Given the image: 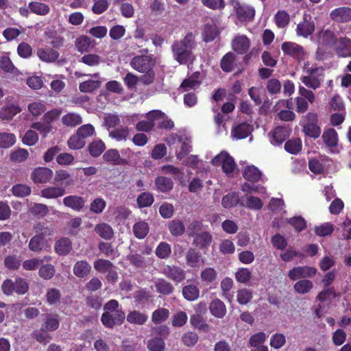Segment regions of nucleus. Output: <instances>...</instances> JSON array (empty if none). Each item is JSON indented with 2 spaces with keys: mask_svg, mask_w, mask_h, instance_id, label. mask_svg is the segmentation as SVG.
<instances>
[{
  "mask_svg": "<svg viewBox=\"0 0 351 351\" xmlns=\"http://www.w3.org/2000/svg\"><path fill=\"white\" fill-rule=\"evenodd\" d=\"M155 63L154 59L151 56L137 55L132 58L130 66L136 71L144 73L139 78L143 84L150 85L154 83L156 78L154 70Z\"/></svg>",
  "mask_w": 351,
  "mask_h": 351,
  "instance_id": "obj_1",
  "label": "nucleus"
},
{
  "mask_svg": "<svg viewBox=\"0 0 351 351\" xmlns=\"http://www.w3.org/2000/svg\"><path fill=\"white\" fill-rule=\"evenodd\" d=\"M104 311L101 316V322L106 328L112 329L116 326L123 324L125 313L120 308L117 300L112 299L108 301L104 306Z\"/></svg>",
  "mask_w": 351,
  "mask_h": 351,
  "instance_id": "obj_2",
  "label": "nucleus"
},
{
  "mask_svg": "<svg viewBox=\"0 0 351 351\" xmlns=\"http://www.w3.org/2000/svg\"><path fill=\"white\" fill-rule=\"evenodd\" d=\"M194 43L193 33L189 32L182 40L176 41L172 45L173 56L180 64H186L190 60Z\"/></svg>",
  "mask_w": 351,
  "mask_h": 351,
  "instance_id": "obj_3",
  "label": "nucleus"
},
{
  "mask_svg": "<svg viewBox=\"0 0 351 351\" xmlns=\"http://www.w3.org/2000/svg\"><path fill=\"white\" fill-rule=\"evenodd\" d=\"M1 289L6 295H10L14 293L24 295L29 290V284L25 279L21 277L16 278L14 281L11 279H6L2 284Z\"/></svg>",
  "mask_w": 351,
  "mask_h": 351,
  "instance_id": "obj_4",
  "label": "nucleus"
},
{
  "mask_svg": "<svg viewBox=\"0 0 351 351\" xmlns=\"http://www.w3.org/2000/svg\"><path fill=\"white\" fill-rule=\"evenodd\" d=\"M230 4L233 7L237 19L241 23H249L254 19L256 10L254 7L241 3L238 0H230Z\"/></svg>",
  "mask_w": 351,
  "mask_h": 351,
  "instance_id": "obj_5",
  "label": "nucleus"
},
{
  "mask_svg": "<svg viewBox=\"0 0 351 351\" xmlns=\"http://www.w3.org/2000/svg\"><path fill=\"white\" fill-rule=\"evenodd\" d=\"M165 117V113L160 110H151L145 115L147 120H142L136 123V129L139 132H149L155 127V121Z\"/></svg>",
  "mask_w": 351,
  "mask_h": 351,
  "instance_id": "obj_6",
  "label": "nucleus"
},
{
  "mask_svg": "<svg viewBox=\"0 0 351 351\" xmlns=\"http://www.w3.org/2000/svg\"><path fill=\"white\" fill-rule=\"evenodd\" d=\"M215 166H221L222 170L226 174L233 173L236 167L234 158L227 152H221L212 160Z\"/></svg>",
  "mask_w": 351,
  "mask_h": 351,
  "instance_id": "obj_7",
  "label": "nucleus"
},
{
  "mask_svg": "<svg viewBox=\"0 0 351 351\" xmlns=\"http://www.w3.org/2000/svg\"><path fill=\"white\" fill-rule=\"evenodd\" d=\"M281 49L285 56L293 58V59L301 61L304 58V47L296 43L286 41L282 43Z\"/></svg>",
  "mask_w": 351,
  "mask_h": 351,
  "instance_id": "obj_8",
  "label": "nucleus"
},
{
  "mask_svg": "<svg viewBox=\"0 0 351 351\" xmlns=\"http://www.w3.org/2000/svg\"><path fill=\"white\" fill-rule=\"evenodd\" d=\"M317 271V269L313 267L298 266L289 271L288 277L290 280L295 281L300 278H312L316 274Z\"/></svg>",
  "mask_w": 351,
  "mask_h": 351,
  "instance_id": "obj_9",
  "label": "nucleus"
},
{
  "mask_svg": "<svg viewBox=\"0 0 351 351\" xmlns=\"http://www.w3.org/2000/svg\"><path fill=\"white\" fill-rule=\"evenodd\" d=\"M162 274L176 283H180L186 278L185 271L180 267L174 265H165L162 269Z\"/></svg>",
  "mask_w": 351,
  "mask_h": 351,
  "instance_id": "obj_10",
  "label": "nucleus"
},
{
  "mask_svg": "<svg viewBox=\"0 0 351 351\" xmlns=\"http://www.w3.org/2000/svg\"><path fill=\"white\" fill-rule=\"evenodd\" d=\"M53 171L47 167H39L33 170L31 179L35 184H45L51 180Z\"/></svg>",
  "mask_w": 351,
  "mask_h": 351,
  "instance_id": "obj_11",
  "label": "nucleus"
},
{
  "mask_svg": "<svg viewBox=\"0 0 351 351\" xmlns=\"http://www.w3.org/2000/svg\"><path fill=\"white\" fill-rule=\"evenodd\" d=\"M332 21L338 23H346L351 21V8L339 7L330 12Z\"/></svg>",
  "mask_w": 351,
  "mask_h": 351,
  "instance_id": "obj_12",
  "label": "nucleus"
},
{
  "mask_svg": "<svg viewBox=\"0 0 351 351\" xmlns=\"http://www.w3.org/2000/svg\"><path fill=\"white\" fill-rule=\"evenodd\" d=\"M250 46V40L245 35L235 36L232 40V48L238 54H245Z\"/></svg>",
  "mask_w": 351,
  "mask_h": 351,
  "instance_id": "obj_13",
  "label": "nucleus"
},
{
  "mask_svg": "<svg viewBox=\"0 0 351 351\" xmlns=\"http://www.w3.org/2000/svg\"><path fill=\"white\" fill-rule=\"evenodd\" d=\"M213 241V235L208 231H202L193 237V244L199 250H207Z\"/></svg>",
  "mask_w": 351,
  "mask_h": 351,
  "instance_id": "obj_14",
  "label": "nucleus"
},
{
  "mask_svg": "<svg viewBox=\"0 0 351 351\" xmlns=\"http://www.w3.org/2000/svg\"><path fill=\"white\" fill-rule=\"evenodd\" d=\"M186 263L189 267L197 268L204 263L201 252L196 248L190 247L185 255Z\"/></svg>",
  "mask_w": 351,
  "mask_h": 351,
  "instance_id": "obj_15",
  "label": "nucleus"
},
{
  "mask_svg": "<svg viewBox=\"0 0 351 351\" xmlns=\"http://www.w3.org/2000/svg\"><path fill=\"white\" fill-rule=\"evenodd\" d=\"M62 202L65 206L73 210L80 212L84 208L86 202L84 198L81 196L71 195L65 197Z\"/></svg>",
  "mask_w": 351,
  "mask_h": 351,
  "instance_id": "obj_16",
  "label": "nucleus"
},
{
  "mask_svg": "<svg viewBox=\"0 0 351 351\" xmlns=\"http://www.w3.org/2000/svg\"><path fill=\"white\" fill-rule=\"evenodd\" d=\"M335 52L339 57L351 56V39L347 37H340L335 45Z\"/></svg>",
  "mask_w": 351,
  "mask_h": 351,
  "instance_id": "obj_17",
  "label": "nucleus"
},
{
  "mask_svg": "<svg viewBox=\"0 0 351 351\" xmlns=\"http://www.w3.org/2000/svg\"><path fill=\"white\" fill-rule=\"evenodd\" d=\"M37 56L43 62H54L58 59L60 53L54 49L40 48L37 50Z\"/></svg>",
  "mask_w": 351,
  "mask_h": 351,
  "instance_id": "obj_18",
  "label": "nucleus"
},
{
  "mask_svg": "<svg viewBox=\"0 0 351 351\" xmlns=\"http://www.w3.org/2000/svg\"><path fill=\"white\" fill-rule=\"evenodd\" d=\"M253 126L247 123H241L235 126L232 130V135L237 139L247 138L252 132Z\"/></svg>",
  "mask_w": 351,
  "mask_h": 351,
  "instance_id": "obj_19",
  "label": "nucleus"
},
{
  "mask_svg": "<svg viewBox=\"0 0 351 351\" xmlns=\"http://www.w3.org/2000/svg\"><path fill=\"white\" fill-rule=\"evenodd\" d=\"M261 176V171L254 165L246 166L243 171V177L252 184L258 182Z\"/></svg>",
  "mask_w": 351,
  "mask_h": 351,
  "instance_id": "obj_20",
  "label": "nucleus"
},
{
  "mask_svg": "<svg viewBox=\"0 0 351 351\" xmlns=\"http://www.w3.org/2000/svg\"><path fill=\"white\" fill-rule=\"evenodd\" d=\"M47 243L48 241L47 239H44L36 233V234L30 239L28 247L30 251L39 253L47 247Z\"/></svg>",
  "mask_w": 351,
  "mask_h": 351,
  "instance_id": "obj_21",
  "label": "nucleus"
},
{
  "mask_svg": "<svg viewBox=\"0 0 351 351\" xmlns=\"http://www.w3.org/2000/svg\"><path fill=\"white\" fill-rule=\"evenodd\" d=\"M65 193V188L62 186H48L40 191V195L47 199H56Z\"/></svg>",
  "mask_w": 351,
  "mask_h": 351,
  "instance_id": "obj_22",
  "label": "nucleus"
},
{
  "mask_svg": "<svg viewBox=\"0 0 351 351\" xmlns=\"http://www.w3.org/2000/svg\"><path fill=\"white\" fill-rule=\"evenodd\" d=\"M156 291L164 295H169L175 290L174 286L170 282L164 278H158L154 282Z\"/></svg>",
  "mask_w": 351,
  "mask_h": 351,
  "instance_id": "obj_23",
  "label": "nucleus"
},
{
  "mask_svg": "<svg viewBox=\"0 0 351 351\" xmlns=\"http://www.w3.org/2000/svg\"><path fill=\"white\" fill-rule=\"evenodd\" d=\"M209 309L211 314L217 318H223L227 312L225 304L218 298L210 303Z\"/></svg>",
  "mask_w": 351,
  "mask_h": 351,
  "instance_id": "obj_24",
  "label": "nucleus"
},
{
  "mask_svg": "<svg viewBox=\"0 0 351 351\" xmlns=\"http://www.w3.org/2000/svg\"><path fill=\"white\" fill-rule=\"evenodd\" d=\"M315 31V24L304 18L303 21L300 22L296 27L297 35L307 38Z\"/></svg>",
  "mask_w": 351,
  "mask_h": 351,
  "instance_id": "obj_25",
  "label": "nucleus"
},
{
  "mask_svg": "<svg viewBox=\"0 0 351 351\" xmlns=\"http://www.w3.org/2000/svg\"><path fill=\"white\" fill-rule=\"evenodd\" d=\"M219 34L218 27L215 23H206L202 31L203 40L206 43L213 41Z\"/></svg>",
  "mask_w": 351,
  "mask_h": 351,
  "instance_id": "obj_26",
  "label": "nucleus"
},
{
  "mask_svg": "<svg viewBox=\"0 0 351 351\" xmlns=\"http://www.w3.org/2000/svg\"><path fill=\"white\" fill-rule=\"evenodd\" d=\"M34 231L40 237L46 239L47 237L53 236L54 234V228L52 224L40 221L34 226Z\"/></svg>",
  "mask_w": 351,
  "mask_h": 351,
  "instance_id": "obj_27",
  "label": "nucleus"
},
{
  "mask_svg": "<svg viewBox=\"0 0 351 351\" xmlns=\"http://www.w3.org/2000/svg\"><path fill=\"white\" fill-rule=\"evenodd\" d=\"M73 274L78 278L86 277L91 271V265L86 261H78L73 266Z\"/></svg>",
  "mask_w": 351,
  "mask_h": 351,
  "instance_id": "obj_28",
  "label": "nucleus"
},
{
  "mask_svg": "<svg viewBox=\"0 0 351 351\" xmlns=\"http://www.w3.org/2000/svg\"><path fill=\"white\" fill-rule=\"evenodd\" d=\"M95 43L94 40H91L87 36L82 35L76 38L75 46L79 52L84 53L88 51L90 48L95 45Z\"/></svg>",
  "mask_w": 351,
  "mask_h": 351,
  "instance_id": "obj_29",
  "label": "nucleus"
},
{
  "mask_svg": "<svg viewBox=\"0 0 351 351\" xmlns=\"http://www.w3.org/2000/svg\"><path fill=\"white\" fill-rule=\"evenodd\" d=\"M103 159L107 162H110L113 165H124L126 163V160L120 157L119 152L116 149H110L107 150L103 155Z\"/></svg>",
  "mask_w": 351,
  "mask_h": 351,
  "instance_id": "obj_30",
  "label": "nucleus"
},
{
  "mask_svg": "<svg viewBox=\"0 0 351 351\" xmlns=\"http://www.w3.org/2000/svg\"><path fill=\"white\" fill-rule=\"evenodd\" d=\"M72 249V244L68 238H62L54 245L55 252L60 256L67 255Z\"/></svg>",
  "mask_w": 351,
  "mask_h": 351,
  "instance_id": "obj_31",
  "label": "nucleus"
},
{
  "mask_svg": "<svg viewBox=\"0 0 351 351\" xmlns=\"http://www.w3.org/2000/svg\"><path fill=\"white\" fill-rule=\"evenodd\" d=\"M154 182L157 190L162 193H168L173 188L172 180L165 176H158Z\"/></svg>",
  "mask_w": 351,
  "mask_h": 351,
  "instance_id": "obj_32",
  "label": "nucleus"
},
{
  "mask_svg": "<svg viewBox=\"0 0 351 351\" xmlns=\"http://www.w3.org/2000/svg\"><path fill=\"white\" fill-rule=\"evenodd\" d=\"M94 230L100 237L105 240H110L114 237L113 229L106 223H100L97 224Z\"/></svg>",
  "mask_w": 351,
  "mask_h": 351,
  "instance_id": "obj_33",
  "label": "nucleus"
},
{
  "mask_svg": "<svg viewBox=\"0 0 351 351\" xmlns=\"http://www.w3.org/2000/svg\"><path fill=\"white\" fill-rule=\"evenodd\" d=\"M126 319L127 321L130 324L143 325L147 322L148 316L144 313L134 310L128 314Z\"/></svg>",
  "mask_w": 351,
  "mask_h": 351,
  "instance_id": "obj_34",
  "label": "nucleus"
},
{
  "mask_svg": "<svg viewBox=\"0 0 351 351\" xmlns=\"http://www.w3.org/2000/svg\"><path fill=\"white\" fill-rule=\"evenodd\" d=\"M322 139L327 147H334L338 143L337 132L333 128L327 129L323 132Z\"/></svg>",
  "mask_w": 351,
  "mask_h": 351,
  "instance_id": "obj_35",
  "label": "nucleus"
},
{
  "mask_svg": "<svg viewBox=\"0 0 351 351\" xmlns=\"http://www.w3.org/2000/svg\"><path fill=\"white\" fill-rule=\"evenodd\" d=\"M21 109L18 105L10 104L3 107L0 110V118L3 120H11Z\"/></svg>",
  "mask_w": 351,
  "mask_h": 351,
  "instance_id": "obj_36",
  "label": "nucleus"
},
{
  "mask_svg": "<svg viewBox=\"0 0 351 351\" xmlns=\"http://www.w3.org/2000/svg\"><path fill=\"white\" fill-rule=\"evenodd\" d=\"M182 295L188 301H195L199 296V289L194 285H188L182 287Z\"/></svg>",
  "mask_w": 351,
  "mask_h": 351,
  "instance_id": "obj_37",
  "label": "nucleus"
},
{
  "mask_svg": "<svg viewBox=\"0 0 351 351\" xmlns=\"http://www.w3.org/2000/svg\"><path fill=\"white\" fill-rule=\"evenodd\" d=\"M290 135V130L282 126L276 127L273 132V141L280 145L285 141Z\"/></svg>",
  "mask_w": 351,
  "mask_h": 351,
  "instance_id": "obj_38",
  "label": "nucleus"
},
{
  "mask_svg": "<svg viewBox=\"0 0 351 351\" xmlns=\"http://www.w3.org/2000/svg\"><path fill=\"white\" fill-rule=\"evenodd\" d=\"M236 60V56L232 52H228L221 58L220 66L226 73H230L233 70V64Z\"/></svg>",
  "mask_w": 351,
  "mask_h": 351,
  "instance_id": "obj_39",
  "label": "nucleus"
},
{
  "mask_svg": "<svg viewBox=\"0 0 351 351\" xmlns=\"http://www.w3.org/2000/svg\"><path fill=\"white\" fill-rule=\"evenodd\" d=\"M43 329L49 332L56 330L60 326V320L58 315H47L43 324Z\"/></svg>",
  "mask_w": 351,
  "mask_h": 351,
  "instance_id": "obj_40",
  "label": "nucleus"
},
{
  "mask_svg": "<svg viewBox=\"0 0 351 351\" xmlns=\"http://www.w3.org/2000/svg\"><path fill=\"white\" fill-rule=\"evenodd\" d=\"M82 122V119L79 114L69 112L62 117V123L67 127H75Z\"/></svg>",
  "mask_w": 351,
  "mask_h": 351,
  "instance_id": "obj_41",
  "label": "nucleus"
},
{
  "mask_svg": "<svg viewBox=\"0 0 351 351\" xmlns=\"http://www.w3.org/2000/svg\"><path fill=\"white\" fill-rule=\"evenodd\" d=\"M191 324L195 328H197L204 332H208L210 326L206 322V319L204 315L193 314L190 317Z\"/></svg>",
  "mask_w": 351,
  "mask_h": 351,
  "instance_id": "obj_42",
  "label": "nucleus"
},
{
  "mask_svg": "<svg viewBox=\"0 0 351 351\" xmlns=\"http://www.w3.org/2000/svg\"><path fill=\"white\" fill-rule=\"evenodd\" d=\"M302 147V143L300 138H291L285 143V149L289 154L296 155L299 154Z\"/></svg>",
  "mask_w": 351,
  "mask_h": 351,
  "instance_id": "obj_43",
  "label": "nucleus"
},
{
  "mask_svg": "<svg viewBox=\"0 0 351 351\" xmlns=\"http://www.w3.org/2000/svg\"><path fill=\"white\" fill-rule=\"evenodd\" d=\"M28 8L32 13L41 16L47 15L50 11V8L47 4L38 1L30 2Z\"/></svg>",
  "mask_w": 351,
  "mask_h": 351,
  "instance_id": "obj_44",
  "label": "nucleus"
},
{
  "mask_svg": "<svg viewBox=\"0 0 351 351\" xmlns=\"http://www.w3.org/2000/svg\"><path fill=\"white\" fill-rule=\"evenodd\" d=\"M313 288V283L308 279H301L293 285L294 291L300 294H305L310 292Z\"/></svg>",
  "mask_w": 351,
  "mask_h": 351,
  "instance_id": "obj_45",
  "label": "nucleus"
},
{
  "mask_svg": "<svg viewBox=\"0 0 351 351\" xmlns=\"http://www.w3.org/2000/svg\"><path fill=\"white\" fill-rule=\"evenodd\" d=\"M168 228L171 235L174 237L181 236L185 231L184 223L180 219H173L168 224Z\"/></svg>",
  "mask_w": 351,
  "mask_h": 351,
  "instance_id": "obj_46",
  "label": "nucleus"
},
{
  "mask_svg": "<svg viewBox=\"0 0 351 351\" xmlns=\"http://www.w3.org/2000/svg\"><path fill=\"white\" fill-rule=\"evenodd\" d=\"M133 233L134 236L139 239H144L149 231L148 223L145 221H138L133 226Z\"/></svg>",
  "mask_w": 351,
  "mask_h": 351,
  "instance_id": "obj_47",
  "label": "nucleus"
},
{
  "mask_svg": "<svg viewBox=\"0 0 351 351\" xmlns=\"http://www.w3.org/2000/svg\"><path fill=\"white\" fill-rule=\"evenodd\" d=\"M88 152L91 156L98 157L106 149L105 143L100 139L92 141L88 145Z\"/></svg>",
  "mask_w": 351,
  "mask_h": 351,
  "instance_id": "obj_48",
  "label": "nucleus"
},
{
  "mask_svg": "<svg viewBox=\"0 0 351 351\" xmlns=\"http://www.w3.org/2000/svg\"><path fill=\"white\" fill-rule=\"evenodd\" d=\"M101 85V82L99 80H88L81 82L79 85V89L82 93H93L98 89Z\"/></svg>",
  "mask_w": 351,
  "mask_h": 351,
  "instance_id": "obj_49",
  "label": "nucleus"
},
{
  "mask_svg": "<svg viewBox=\"0 0 351 351\" xmlns=\"http://www.w3.org/2000/svg\"><path fill=\"white\" fill-rule=\"evenodd\" d=\"M302 126V132L305 135L313 138H317L321 134V128L319 124H301Z\"/></svg>",
  "mask_w": 351,
  "mask_h": 351,
  "instance_id": "obj_50",
  "label": "nucleus"
},
{
  "mask_svg": "<svg viewBox=\"0 0 351 351\" xmlns=\"http://www.w3.org/2000/svg\"><path fill=\"white\" fill-rule=\"evenodd\" d=\"M94 269L100 274L106 273L110 268L114 267L113 263L107 259L99 258L93 263Z\"/></svg>",
  "mask_w": 351,
  "mask_h": 351,
  "instance_id": "obj_51",
  "label": "nucleus"
},
{
  "mask_svg": "<svg viewBox=\"0 0 351 351\" xmlns=\"http://www.w3.org/2000/svg\"><path fill=\"white\" fill-rule=\"evenodd\" d=\"M54 180L58 183L62 184L64 182L66 186L73 184V180L70 173L64 169H60L56 171Z\"/></svg>",
  "mask_w": 351,
  "mask_h": 351,
  "instance_id": "obj_52",
  "label": "nucleus"
},
{
  "mask_svg": "<svg viewBox=\"0 0 351 351\" xmlns=\"http://www.w3.org/2000/svg\"><path fill=\"white\" fill-rule=\"evenodd\" d=\"M274 22L278 28H284L289 23L290 16L285 10H278L274 16Z\"/></svg>",
  "mask_w": 351,
  "mask_h": 351,
  "instance_id": "obj_53",
  "label": "nucleus"
},
{
  "mask_svg": "<svg viewBox=\"0 0 351 351\" xmlns=\"http://www.w3.org/2000/svg\"><path fill=\"white\" fill-rule=\"evenodd\" d=\"M155 254L159 258L167 259L171 254V245L167 242H160L156 248Z\"/></svg>",
  "mask_w": 351,
  "mask_h": 351,
  "instance_id": "obj_54",
  "label": "nucleus"
},
{
  "mask_svg": "<svg viewBox=\"0 0 351 351\" xmlns=\"http://www.w3.org/2000/svg\"><path fill=\"white\" fill-rule=\"evenodd\" d=\"M169 315V311L165 308H159L155 310L152 315V321L155 324H159L166 321Z\"/></svg>",
  "mask_w": 351,
  "mask_h": 351,
  "instance_id": "obj_55",
  "label": "nucleus"
},
{
  "mask_svg": "<svg viewBox=\"0 0 351 351\" xmlns=\"http://www.w3.org/2000/svg\"><path fill=\"white\" fill-rule=\"evenodd\" d=\"M16 141V136L12 133H0V148H10L14 145Z\"/></svg>",
  "mask_w": 351,
  "mask_h": 351,
  "instance_id": "obj_56",
  "label": "nucleus"
},
{
  "mask_svg": "<svg viewBox=\"0 0 351 351\" xmlns=\"http://www.w3.org/2000/svg\"><path fill=\"white\" fill-rule=\"evenodd\" d=\"M149 351H164L165 343L162 337H154L148 340L147 343Z\"/></svg>",
  "mask_w": 351,
  "mask_h": 351,
  "instance_id": "obj_57",
  "label": "nucleus"
},
{
  "mask_svg": "<svg viewBox=\"0 0 351 351\" xmlns=\"http://www.w3.org/2000/svg\"><path fill=\"white\" fill-rule=\"evenodd\" d=\"M127 259L131 265L138 268H145L147 266L145 258L137 253H131L127 256Z\"/></svg>",
  "mask_w": 351,
  "mask_h": 351,
  "instance_id": "obj_58",
  "label": "nucleus"
},
{
  "mask_svg": "<svg viewBox=\"0 0 351 351\" xmlns=\"http://www.w3.org/2000/svg\"><path fill=\"white\" fill-rule=\"evenodd\" d=\"M154 201V196L149 192L141 193L136 199L138 206L141 208L150 206Z\"/></svg>",
  "mask_w": 351,
  "mask_h": 351,
  "instance_id": "obj_59",
  "label": "nucleus"
},
{
  "mask_svg": "<svg viewBox=\"0 0 351 351\" xmlns=\"http://www.w3.org/2000/svg\"><path fill=\"white\" fill-rule=\"evenodd\" d=\"M200 278L202 282L210 284L217 279V272L214 268L206 267L201 271Z\"/></svg>",
  "mask_w": 351,
  "mask_h": 351,
  "instance_id": "obj_60",
  "label": "nucleus"
},
{
  "mask_svg": "<svg viewBox=\"0 0 351 351\" xmlns=\"http://www.w3.org/2000/svg\"><path fill=\"white\" fill-rule=\"evenodd\" d=\"M150 293L145 289H140L134 293V300L136 304L144 305L149 301Z\"/></svg>",
  "mask_w": 351,
  "mask_h": 351,
  "instance_id": "obj_61",
  "label": "nucleus"
},
{
  "mask_svg": "<svg viewBox=\"0 0 351 351\" xmlns=\"http://www.w3.org/2000/svg\"><path fill=\"white\" fill-rule=\"evenodd\" d=\"M56 273L55 267L49 263L43 265L38 270L39 276L44 280H50L51 279Z\"/></svg>",
  "mask_w": 351,
  "mask_h": 351,
  "instance_id": "obj_62",
  "label": "nucleus"
},
{
  "mask_svg": "<svg viewBox=\"0 0 351 351\" xmlns=\"http://www.w3.org/2000/svg\"><path fill=\"white\" fill-rule=\"evenodd\" d=\"M204 228V224L202 221L193 220L187 226V234L189 237H194L199 234Z\"/></svg>",
  "mask_w": 351,
  "mask_h": 351,
  "instance_id": "obj_63",
  "label": "nucleus"
},
{
  "mask_svg": "<svg viewBox=\"0 0 351 351\" xmlns=\"http://www.w3.org/2000/svg\"><path fill=\"white\" fill-rule=\"evenodd\" d=\"M239 195L237 193H230L223 197L221 205L226 208L236 206L239 203Z\"/></svg>",
  "mask_w": 351,
  "mask_h": 351,
  "instance_id": "obj_64",
  "label": "nucleus"
}]
</instances>
